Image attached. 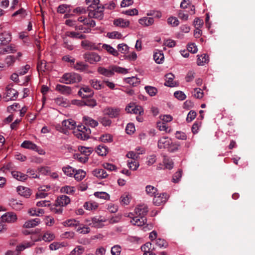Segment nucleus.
Listing matches in <instances>:
<instances>
[{
  "label": "nucleus",
  "instance_id": "obj_56",
  "mask_svg": "<svg viewBox=\"0 0 255 255\" xmlns=\"http://www.w3.org/2000/svg\"><path fill=\"white\" fill-rule=\"evenodd\" d=\"M94 195L96 197L105 200H108L110 198L109 195L105 192H96L94 193Z\"/></svg>",
  "mask_w": 255,
  "mask_h": 255
},
{
  "label": "nucleus",
  "instance_id": "obj_17",
  "mask_svg": "<svg viewBox=\"0 0 255 255\" xmlns=\"http://www.w3.org/2000/svg\"><path fill=\"white\" fill-rule=\"evenodd\" d=\"M17 192L20 195L26 198L29 197L31 195V190L29 188L21 186L17 187Z\"/></svg>",
  "mask_w": 255,
  "mask_h": 255
},
{
  "label": "nucleus",
  "instance_id": "obj_60",
  "mask_svg": "<svg viewBox=\"0 0 255 255\" xmlns=\"http://www.w3.org/2000/svg\"><path fill=\"white\" fill-rule=\"evenodd\" d=\"M182 171L181 169H179L177 172L174 173L172 179L173 182L176 183L179 181L182 176Z\"/></svg>",
  "mask_w": 255,
  "mask_h": 255
},
{
  "label": "nucleus",
  "instance_id": "obj_59",
  "mask_svg": "<svg viewBox=\"0 0 255 255\" xmlns=\"http://www.w3.org/2000/svg\"><path fill=\"white\" fill-rule=\"evenodd\" d=\"M15 61V58L13 55H8L5 58V63L8 67L13 65Z\"/></svg>",
  "mask_w": 255,
  "mask_h": 255
},
{
  "label": "nucleus",
  "instance_id": "obj_2",
  "mask_svg": "<svg viewBox=\"0 0 255 255\" xmlns=\"http://www.w3.org/2000/svg\"><path fill=\"white\" fill-rule=\"evenodd\" d=\"M83 58L85 62L94 64L101 60V57L97 53L88 52L84 54Z\"/></svg>",
  "mask_w": 255,
  "mask_h": 255
},
{
  "label": "nucleus",
  "instance_id": "obj_37",
  "mask_svg": "<svg viewBox=\"0 0 255 255\" xmlns=\"http://www.w3.org/2000/svg\"><path fill=\"white\" fill-rule=\"evenodd\" d=\"M145 192L148 195L154 197L157 194V189L153 186L147 185L145 187Z\"/></svg>",
  "mask_w": 255,
  "mask_h": 255
},
{
  "label": "nucleus",
  "instance_id": "obj_63",
  "mask_svg": "<svg viewBox=\"0 0 255 255\" xmlns=\"http://www.w3.org/2000/svg\"><path fill=\"white\" fill-rule=\"evenodd\" d=\"M79 227L77 229V231L80 234H86L90 232V229L89 227L83 226L80 224Z\"/></svg>",
  "mask_w": 255,
  "mask_h": 255
},
{
  "label": "nucleus",
  "instance_id": "obj_29",
  "mask_svg": "<svg viewBox=\"0 0 255 255\" xmlns=\"http://www.w3.org/2000/svg\"><path fill=\"white\" fill-rule=\"evenodd\" d=\"M21 146L24 148L32 149L33 150H36L38 148V146L33 142L29 140H25L24 141Z\"/></svg>",
  "mask_w": 255,
  "mask_h": 255
},
{
  "label": "nucleus",
  "instance_id": "obj_49",
  "mask_svg": "<svg viewBox=\"0 0 255 255\" xmlns=\"http://www.w3.org/2000/svg\"><path fill=\"white\" fill-rule=\"evenodd\" d=\"M112 71L113 73V75L114 74L115 72L118 73H121V74H127L128 73V70L127 69L122 68L121 67L117 66H112Z\"/></svg>",
  "mask_w": 255,
  "mask_h": 255
},
{
  "label": "nucleus",
  "instance_id": "obj_52",
  "mask_svg": "<svg viewBox=\"0 0 255 255\" xmlns=\"http://www.w3.org/2000/svg\"><path fill=\"white\" fill-rule=\"evenodd\" d=\"M73 158L81 163H86L88 161L89 157H84L81 153H75L73 155Z\"/></svg>",
  "mask_w": 255,
  "mask_h": 255
},
{
  "label": "nucleus",
  "instance_id": "obj_41",
  "mask_svg": "<svg viewBox=\"0 0 255 255\" xmlns=\"http://www.w3.org/2000/svg\"><path fill=\"white\" fill-rule=\"evenodd\" d=\"M85 251V248L82 246H77L71 252V255H81Z\"/></svg>",
  "mask_w": 255,
  "mask_h": 255
},
{
  "label": "nucleus",
  "instance_id": "obj_51",
  "mask_svg": "<svg viewBox=\"0 0 255 255\" xmlns=\"http://www.w3.org/2000/svg\"><path fill=\"white\" fill-rule=\"evenodd\" d=\"M146 92L150 96H155L157 93V90L156 88L152 86H146L144 87Z\"/></svg>",
  "mask_w": 255,
  "mask_h": 255
},
{
  "label": "nucleus",
  "instance_id": "obj_3",
  "mask_svg": "<svg viewBox=\"0 0 255 255\" xmlns=\"http://www.w3.org/2000/svg\"><path fill=\"white\" fill-rule=\"evenodd\" d=\"M88 12V16L90 18L101 20L104 17V7L101 6L94 9H90Z\"/></svg>",
  "mask_w": 255,
  "mask_h": 255
},
{
  "label": "nucleus",
  "instance_id": "obj_54",
  "mask_svg": "<svg viewBox=\"0 0 255 255\" xmlns=\"http://www.w3.org/2000/svg\"><path fill=\"white\" fill-rule=\"evenodd\" d=\"M122 248L120 245H115L111 248V253L112 255H120Z\"/></svg>",
  "mask_w": 255,
  "mask_h": 255
},
{
  "label": "nucleus",
  "instance_id": "obj_48",
  "mask_svg": "<svg viewBox=\"0 0 255 255\" xmlns=\"http://www.w3.org/2000/svg\"><path fill=\"white\" fill-rule=\"evenodd\" d=\"M154 243L160 248H166L168 247V243L164 239L158 238L155 240Z\"/></svg>",
  "mask_w": 255,
  "mask_h": 255
},
{
  "label": "nucleus",
  "instance_id": "obj_1",
  "mask_svg": "<svg viewBox=\"0 0 255 255\" xmlns=\"http://www.w3.org/2000/svg\"><path fill=\"white\" fill-rule=\"evenodd\" d=\"M82 80L81 76L75 72L66 73L59 79L60 83L65 84H71L80 82Z\"/></svg>",
  "mask_w": 255,
  "mask_h": 255
},
{
  "label": "nucleus",
  "instance_id": "obj_21",
  "mask_svg": "<svg viewBox=\"0 0 255 255\" xmlns=\"http://www.w3.org/2000/svg\"><path fill=\"white\" fill-rule=\"evenodd\" d=\"M40 223V220L38 218L31 219L26 221L23 227L25 228H34L39 225Z\"/></svg>",
  "mask_w": 255,
  "mask_h": 255
},
{
  "label": "nucleus",
  "instance_id": "obj_15",
  "mask_svg": "<svg viewBox=\"0 0 255 255\" xmlns=\"http://www.w3.org/2000/svg\"><path fill=\"white\" fill-rule=\"evenodd\" d=\"M55 90L63 95H69L71 93V89L70 87L65 85L57 84Z\"/></svg>",
  "mask_w": 255,
  "mask_h": 255
},
{
  "label": "nucleus",
  "instance_id": "obj_27",
  "mask_svg": "<svg viewBox=\"0 0 255 255\" xmlns=\"http://www.w3.org/2000/svg\"><path fill=\"white\" fill-rule=\"evenodd\" d=\"M114 24L117 26L126 27L129 26V21L127 19L119 18L114 20Z\"/></svg>",
  "mask_w": 255,
  "mask_h": 255
},
{
  "label": "nucleus",
  "instance_id": "obj_62",
  "mask_svg": "<svg viewBox=\"0 0 255 255\" xmlns=\"http://www.w3.org/2000/svg\"><path fill=\"white\" fill-rule=\"evenodd\" d=\"M76 136L78 138L82 140H85L87 139L88 137L85 135L84 131L81 130L80 128H77V131H75Z\"/></svg>",
  "mask_w": 255,
  "mask_h": 255
},
{
  "label": "nucleus",
  "instance_id": "obj_6",
  "mask_svg": "<svg viewBox=\"0 0 255 255\" xmlns=\"http://www.w3.org/2000/svg\"><path fill=\"white\" fill-rule=\"evenodd\" d=\"M132 214L129 213L128 217L132 218L130 222L134 225L137 226H142L145 224L146 222V218L145 217H142L138 216H135L133 217H131Z\"/></svg>",
  "mask_w": 255,
  "mask_h": 255
},
{
  "label": "nucleus",
  "instance_id": "obj_61",
  "mask_svg": "<svg viewBox=\"0 0 255 255\" xmlns=\"http://www.w3.org/2000/svg\"><path fill=\"white\" fill-rule=\"evenodd\" d=\"M167 22L172 26H177L179 24V21L175 17H170L167 19Z\"/></svg>",
  "mask_w": 255,
  "mask_h": 255
},
{
  "label": "nucleus",
  "instance_id": "obj_55",
  "mask_svg": "<svg viewBox=\"0 0 255 255\" xmlns=\"http://www.w3.org/2000/svg\"><path fill=\"white\" fill-rule=\"evenodd\" d=\"M107 36L111 39H121L122 37V34L118 31H113L108 32Z\"/></svg>",
  "mask_w": 255,
  "mask_h": 255
},
{
  "label": "nucleus",
  "instance_id": "obj_13",
  "mask_svg": "<svg viewBox=\"0 0 255 255\" xmlns=\"http://www.w3.org/2000/svg\"><path fill=\"white\" fill-rule=\"evenodd\" d=\"M126 111L128 113H133L141 115L143 114L142 108L138 106H128L126 108Z\"/></svg>",
  "mask_w": 255,
  "mask_h": 255
},
{
  "label": "nucleus",
  "instance_id": "obj_53",
  "mask_svg": "<svg viewBox=\"0 0 255 255\" xmlns=\"http://www.w3.org/2000/svg\"><path fill=\"white\" fill-rule=\"evenodd\" d=\"M81 46L84 48H86L89 47L90 49H98V47L95 46L94 44H92L91 42H89L88 41L85 40L82 41L81 42Z\"/></svg>",
  "mask_w": 255,
  "mask_h": 255
},
{
  "label": "nucleus",
  "instance_id": "obj_46",
  "mask_svg": "<svg viewBox=\"0 0 255 255\" xmlns=\"http://www.w3.org/2000/svg\"><path fill=\"white\" fill-rule=\"evenodd\" d=\"M100 123L104 127H110L112 124V121L107 117H101L99 118Z\"/></svg>",
  "mask_w": 255,
  "mask_h": 255
},
{
  "label": "nucleus",
  "instance_id": "obj_64",
  "mask_svg": "<svg viewBox=\"0 0 255 255\" xmlns=\"http://www.w3.org/2000/svg\"><path fill=\"white\" fill-rule=\"evenodd\" d=\"M204 93L200 88H195L194 89L193 95L197 99H201L203 97Z\"/></svg>",
  "mask_w": 255,
  "mask_h": 255
},
{
  "label": "nucleus",
  "instance_id": "obj_32",
  "mask_svg": "<svg viewBox=\"0 0 255 255\" xmlns=\"http://www.w3.org/2000/svg\"><path fill=\"white\" fill-rule=\"evenodd\" d=\"M153 58L157 63H162L164 60V55L163 52L161 51H157L154 53L153 55Z\"/></svg>",
  "mask_w": 255,
  "mask_h": 255
},
{
  "label": "nucleus",
  "instance_id": "obj_28",
  "mask_svg": "<svg viewBox=\"0 0 255 255\" xmlns=\"http://www.w3.org/2000/svg\"><path fill=\"white\" fill-rule=\"evenodd\" d=\"M86 4L88 5L87 11H90V9H94L99 7L100 0H86Z\"/></svg>",
  "mask_w": 255,
  "mask_h": 255
},
{
  "label": "nucleus",
  "instance_id": "obj_50",
  "mask_svg": "<svg viewBox=\"0 0 255 255\" xmlns=\"http://www.w3.org/2000/svg\"><path fill=\"white\" fill-rule=\"evenodd\" d=\"M125 81L133 86H136L139 83V79L135 77L127 78L125 79Z\"/></svg>",
  "mask_w": 255,
  "mask_h": 255
},
{
  "label": "nucleus",
  "instance_id": "obj_36",
  "mask_svg": "<svg viewBox=\"0 0 255 255\" xmlns=\"http://www.w3.org/2000/svg\"><path fill=\"white\" fill-rule=\"evenodd\" d=\"M63 225L67 227H76L79 226L80 224L78 221L71 219L64 222Z\"/></svg>",
  "mask_w": 255,
  "mask_h": 255
},
{
  "label": "nucleus",
  "instance_id": "obj_5",
  "mask_svg": "<svg viewBox=\"0 0 255 255\" xmlns=\"http://www.w3.org/2000/svg\"><path fill=\"white\" fill-rule=\"evenodd\" d=\"M169 197L167 193H162L158 195L157 193L153 199V203L156 206H160L163 203H165Z\"/></svg>",
  "mask_w": 255,
  "mask_h": 255
},
{
  "label": "nucleus",
  "instance_id": "obj_4",
  "mask_svg": "<svg viewBox=\"0 0 255 255\" xmlns=\"http://www.w3.org/2000/svg\"><path fill=\"white\" fill-rule=\"evenodd\" d=\"M103 113L105 116H107L110 118H117L121 113V109L118 108L106 107Z\"/></svg>",
  "mask_w": 255,
  "mask_h": 255
},
{
  "label": "nucleus",
  "instance_id": "obj_39",
  "mask_svg": "<svg viewBox=\"0 0 255 255\" xmlns=\"http://www.w3.org/2000/svg\"><path fill=\"white\" fill-rule=\"evenodd\" d=\"M89 83L93 88L97 90H100L103 88V86L100 81L96 79L90 80Z\"/></svg>",
  "mask_w": 255,
  "mask_h": 255
},
{
  "label": "nucleus",
  "instance_id": "obj_22",
  "mask_svg": "<svg viewBox=\"0 0 255 255\" xmlns=\"http://www.w3.org/2000/svg\"><path fill=\"white\" fill-rule=\"evenodd\" d=\"M154 21L153 17H143L138 20L139 23L143 26H148L153 24Z\"/></svg>",
  "mask_w": 255,
  "mask_h": 255
},
{
  "label": "nucleus",
  "instance_id": "obj_38",
  "mask_svg": "<svg viewBox=\"0 0 255 255\" xmlns=\"http://www.w3.org/2000/svg\"><path fill=\"white\" fill-rule=\"evenodd\" d=\"M145 153V149H142L140 152L138 153L137 154L135 153L134 151H129L127 154V157L131 158L132 161L136 160V159H137L139 157V154H144Z\"/></svg>",
  "mask_w": 255,
  "mask_h": 255
},
{
  "label": "nucleus",
  "instance_id": "obj_9",
  "mask_svg": "<svg viewBox=\"0 0 255 255\" xmlns=\"http://www.w3.org/2000/svg\"><path fill=\"white\" fill-rule=\"evenodd\" d=\"M3 222L11 223L17 220L16 215L13 212H7L1 216Z\"/></svg>",
  "mask_w": 255,
  "mask_h": 255
},
{
  "label": "nucleus",
  "instance_id": "obj_47",
  "mask_svg": "<svg viewBox=\"0 0 255 255\" xmlns=\"http://www.w3.org/2000/svg\"><path fill=\"white\" fill-rule=\"evenodd\" d=\"M55 238V235L53 233L50 232H46L45 233L42 237V240L45 242H51Z\"/></svg>",
  "mask_w": 255,
  "mask_h": 255
},
{
  "label": "nucleus",
  "instance_id": "obj_44",
  "mask_svg": "<svg viewBox=\"0 0 255 255\" xmlns=\"http://www.w3.org/2000/svg\"><path fill=\"white\" fill-rule=\"evenodd\" d=\"M64 174L69 176H73L75 173V170L70 166L67 165L62 168Z\"/></svg>",
  "mask_w": 255,
  "mask_h": 255
},
{
  "label": "nucleus",
  "instance_id": "obj_35",
  "mask_svg": "<svg viewBox=\"0 0 255 255\" xmlns=\"http://www.w3.org/2000/svg\"><path fill=\"white\" fill-rule=\"evenodd\" d=\"M98 207V204L93 201L86 202L84 204V207L87 210H93L96 209Z\"/></svg>",
  "mask_w": 255,
  "mask_h": 255
},
{
  "label": "nucleus",
  "instance_id": "obj_57",
  "mask_svg": "<svg viewBox=\"0 0 255 255\" xmlns=\"http://www.w3.org/2000/svg\"><path fill=\"white\" fill-rule=\"evenodd\" d=\"M128 164L129 168L133 170H136L139 165L136 160H128Z\"/></svg>",
  "mask_w": 255,
  "mask_h": 255
},
{
  "label": "nucleus",
  "instance_id": "obj_18",
  "mask_svg": "<svg viewBox=\"0 0 255 255\" xmlns=\"http://www.w3.org/2000/svg\"><path fill=\"white\" fill-rule=\"evenodd\" d=\"M107 221V220L104 218H102V217H95L92 219V223H90V225L93 224V226L96 228H102L104 226V225L102 224L103 222H105Z\"/></svg>",
  "mask_w": 255,
  "mask_h": 255
},
{
  "label": "nucleus",
  "instance_id": "obj_19",
  "mask_svg": "<svg viewBox=\"0 0 255 255\" xmlns=\"http://www.w3.org/2000/svg\"><path fill=\"white\" fill-rule=\"evenodd\" d=\"M94 176L99 179L106 178L108 176V174L104 169L97 168L92 172Z\"/></svg>",
  "mask_w": 255,
  "mask_h": 255
},
{
  "label": "nucleus",
  "instance_id": "obj_14",
  "mask_svg": "<svg viewBox=\"0 0 255 255\" xmlns=\"http://www.w3.org/2000/svg\"><path fill=\"white\" fill-rule=\"evenodd\" d=\"M11 37L10 33L7 31H4L0 34V45H7L11 41Z\"/></svg>",
  "mask_w": 255,
  "mask_h": 255
},
{
  "label": "nucleus",
  "instance_id": "obj_16",
  "mask_svg": "<svg viewBox=\"0 0 255 255\" xmlns=\"http://www.w3.org/2000/svg\"><path fill=\"white\" fill-rule=\"evenodd\" d=\"M174 76L172 73H168L165 75V82L164 85L166 86L173 87L176 85V82L174 81Z\"/></svg>",
  "mask_w": 255,
  "mask_h": 255
},
{
  "label": "nucleus",
  "instance_id": "obj_40",
  "mask_svg": "<svg viewBox=\"0 0 255 255\" xmlns=\"http://www.w3.org/2000/svg\"><path fill=\"white\" fill-rule=\"evenodd\" d=\"M9 204L13 209L16 210H19L22 208V204L15 199L10 200Z\"/></svg>",
  "mask_w": 255,
  "mask_h": 255
},
{
  "label": "nucleus",
  "instance_id": "obj_45",
  "mask_svg": "<svg viewBox=\"0 0 255 255\" xmlns=\"http://www.w3.org/2000/svg\"><path fill=\"white\" fill-rule=\"evenodd\" d=\"M86 175V172L82 170H76V173L74 174L75 179L77 181L82 180Z\"/></svg>",
  "mask_w": 255,
  "mask_h": 255
},
{
  "label": "nucleus",
  "instance_id": "obj_43",
  "mask_svg": "<svg viewBox=\"0 0 255 255\" xmlns=\"http://www.w3.org/2000/svg\"><path fill=\"white\" fill-rule=\"evenodd\" d=\"M51 212L57 214H61L63 212V207L60 205H56V202L54 205L50 207Z\"/></svg>",
  "mask_w": 255,
  "mask_h": 255
},
{
  "label": "nucleus",
  "instance_id": "obj_42",
  "mask_svg": "<svg viewBox=\"0 0 255 255\" xmlns=\"http://www.w3.org/2000/svg\"><path fill=\"white\" fill-rule=\"evenodd\" d=\"M180 144L178 142H173L171 141V144L168 146L167 150L170 152H175L178 150Z\"/></svg>",
  "mask_w": 255,
  "mask_h": 255
},
{
  "label": "nucleus",
  "instance_id": "obj_7",
  "mask_svg": "<svg viewBox=\"0 0 255 255\" xmlns=\"http://www.w3.org/2000/svg\"><path fill=\"white\" fill-rule=\"evenodd\" d=\"M78 95L82 98L92 97L94 95L93 90L88 86L84 87L80 89Z\"/></svg>",
  "mask_w": 255,
  "mask_h": 255
},
{
  "label": "nucleus",
  "instance_id": "obj_34",
  "mask_svg": "<svg viewBox=\"0 0 255 255\" xmlns=\"http://www.w3.org/2000/svg\"><path fill=\"white\" fill-rule=\"evenodd\" d=\"M102 48L114 56H117L119 55L118 51L110 45L104 44L102 45Z\"/></svg>",
  "mask_w": 255,
  "mask_h": 255
},
{
  "label": "nucleus",
  "instance_id": "obj_20",
  "mask_svg": "<svg viewBox=\"0 0 255 255\" xmlns=\"http://www.w3.org/2000/svg\"><path fill=\"white\" fill-rule=\"evenodd\" d=\"M11 175L14 178L20 181H24L28 178L27 175L17 171H12Z\"/></svg>",
  "mask_w": 255,
  "mask_h": 255
},
{
  "label": "nucleus",
  "instance_id": "obj_24",
  "mask_svg": "<svg viewBox=\"0 0 255 255\" xmlns=\"http://www.w3.org/2000/svg\"><path fill=\"white\" fill-rule=\"evenodd\" d=\"M78 150L80 152V153L84 157H89L90 155L93 151V149L92 147H85L80 146L78 147Z\"/></svg>",
  "mask_w": 255,
  "mask_h": 255
},
{
  "label": "nucleus",
  "instance_id": "obj_12",
  "mask_svg": "<svg viewBox=\"0 0 255 255\" xmlns=\"http://www.w3.org/2000/svg\"><path fill=\"white\" fill-rule=\"evenodd\" d=\"M70 199L66 195H61L58 196L56 201V205H60L62 207L67 206L70 203Z\"/></svg>",
  "mask_w": 255,
  "mask_h": 255
},
{
  "label": "nucleus",
  "instance_id": "obj_58",
  "mask_svg": "<svg viewBox=\"0 0 255 255\" xmlns=\"http://www.w3.org/2000/svg\"><path fill=\"white\" fill-rule=\"evenodd\" d=\"M96 152L99 155L101 156H105L108 153L107 147L102 145H99L97 147Z\"/></svg>",
  "mask_w": 255,
  "mask_h": 255
},
{
  "label": "nucleus",
  "instance_id": "obj_11",
  "mask_svg": "<svg viewBox=\"0 0 255 255\" xmlns=\"http://www.w3.org/2000/svg\"><path fill=\"white\" fill-rule=\"evenodd\" d=\"M6 98L7 100H14L18 96V92L9 86L6 87Z\"/></svg>",
  "mask_w": 255,
  "mask_h": 255
},
{
  "label": "nucleus",
  "instance_id": "obj_25",
  "mask_svg": "<svg viewBox=\"0 0 255 255\" xmlns=\"http://www.w3.org/2000/svg\"><path fill=\"white\" fill-rule=\"evenodd\" d=\"M83 119L84 124L87 126H90L92 128H95L98 126V122L91 118L84 116Z\"/></svg>",
  "mask_w": 255,
  "mask_h": 255
},
{
  "label": "nucleus",
  "instance_id": "obj_10",
  "mask_svg": "<svg viewBox=\"0 0 255 255\" xmlns=\"http://www.w3.org/2000/svg\"><path fill=\"white\" fill-rule=\"evenodd\" d=\"M148 211L147 206L145 205H138L134 209L135 214L142 217H145Z\"/></svg>",
  "mask_w": 255,
  "mask_h": 255
},
{
  "label": "nucleus",
  "instance_id": "obj_8",
  "mask_svg": "<svg viewBox=\"0 0 255 255\" xmlns=\"http://www.w3.org/2000/svg\"><path fill=\"white\" fill-rule=\"evenodd\" d=\"M171 143V139L167 136L160 138L158 141L157 146L159 148H168Z\"/></svg>",
  "mask_w": 255,
  "mask_h": 255
},
{
  "label": "nucleus",
  "instance_id": "obj_23",
  "mask_svg": "<svg viewBox=\"0 0 255 255\" xmlns=\"http://www.w3.org/2000/svg\"><path fill=\"white\" fill-rule=\"evenodd\" d=\"M151 247L152 244L149 242H147L142 245L141 247V250L144 252L143 255H156L155 253H153L152 251H150V250L151 249Z\"/></svg>",
  "mask_w": 255,
  "mask_h": 255
},
{
  "label": "nucleus",
  "instance_id": "obj_26",
  "mask_svg": "<svg viewBox=\"0 0 255 255\" xmlns=\"http://www.w3.org/2000/svg\"><path fill=\"white\" fill-rule=\"evenodd\" d=\"M97 71L99 74L108 77H112L113 75L112 67H111L109 69H107L104 67H100L98 68Z\"/></svg>",
  "mask_w": 255,
  "mask_h": 255
},
{
  "label": "nucleus",
  "instance_id": "obj_31",
  "mask_svg": "<svg viewBox=\"0 0 255 255\" xmlns=\"http://www.w3.org/2000/svg\"><path fill=\"white\" fill-rule=\"evenodd\" d=\"M62 125L63 127L70 129H73L76 127V122L72 119L63 121Z\"/></svg>",
  "mask_w": 255,
  "mask_h": 255
},
{
  "label": "nucleus",
  "instance_id": "obj_33",
  "mask_svg": "<svg viewBox=\"0 0 255 255\" xmlns=\"http://www.w3.org/2000/svg\"><path fill=\"white\" fill-rule=\"evenodd\" d=\"M197 63L199 66H203L209 61V56L206 54L198 56Z\"/></svg>",
  "mask_w": 255,
  "mask_h": 255
},
{
  "label": "nucleus",
  "instance_id": "obj_30",
  "mask_svg": "<svg viewBox=\"0 0 255 255\" xmlns=\"http://www.w3.org/2000/svg\"><path fill=\"white\" fill-rule=\"evenodd\" d=\"M88 67V65L83 62H78L74 65L73 68L77 71L80 72L85 71Z\"/></svg>",
  "mask_w": 255,
  "mask_h": 255
}]
</instances>
